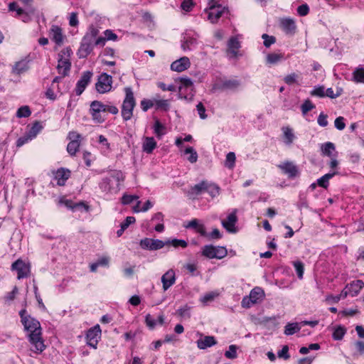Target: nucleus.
<instances>
[{"label":"nucleus","mask_w":364,"mask_h":364,"mask_svg":"<svg viewBox=\"0 0 364 364\" xmlns=\"http://www.w3.org/2000/svg\"><path fill=\"white\" fill-rule=\"evenodd\" d=\"M26 323H23L24 329L29 331V341L34 346V352L36 353H42L46 346L42 338L41 327L39 321L36 318L29 316L26 319Z\"/></svg>","instance_id":"1"},{"label":"nucleus","mask_w":364,"mask_h":364,"mask_svg":"<svg viewBox=\"0 0 364 364\" xmlns=\"http://www.w3.org/2000/svg\"><path fill=\"white\" fill-rule=\"evenodd\" d=\"M98 34L99 30L97 28L94 26L89 27L88 31L82 38L77 53L80 58H85L91 53L94 48V41Z\"/></svg>","instance_id":"2"},{"label":"nucleus","mask_w":364,"mask_h":364,"mask_svg":"<svg viewBox=\"0 0 364 364\" xmlns=\"http://www.w3.org/2000/svg\"><path fill=\"white\" fill-rule=\"evenodd\" d=\"M126 96L122 107V116L125 121L130 119L135 107L134 93L130 87L125 88Z\"/></svg>","instance_id":"3"},{"label":"nucleus","mask_w":364,"mask_h":364,"mask_svg":"<svg viewBox=\"0 0 364 364\" xmlns=\"http://www.w3.org/2000/svg\"><path fill=\"white\" fill-rule=\"evenodd\" d=\"M181 82L178 87V96L186 100L191 101L193 97V81L187 77H181L176 80Z\"/></svg>","instance_id":"4"},{"label":"nucleus","mask_w":364,"mask_h":364,"mask_svg":"<svg viewBox=\"0 0 364 364\" xmlns=\"http://www.w3.org/2000/svg\"><path fill=\"white\" fill-rule=\"evenodd\" d=\"M72 50L70 48L63 49L59 53L58 63L57 69L60 74L63 75V77H65L68 75V73L71 68L70 55Z\"/></svg>","instance_id":"5"},{"label":"nucleus","mask_w":364,"mask_h":364,"mask_svg":"<svg viewBox=\"0 0 364 364\" xmlns=\"http://www.w3.org/2000/svg\"><path fill=\"white\" fill-rule=\"evenodd\" d=\"M228 255L227 249L222 246L205 245L202 249V255L209 259H223Z\"/></svg>","instance_id":"6"},{"label":"nucleus","mask_w":364,"mask_h":364,"mask_svg":"<svg viewBox=\"0 0 364 364\" xmlns=\"http://www.w3.org/2000/svg\"><path fill=\"white\" fill-rule=\"evenodd\" d=\"M226 9L225 7H222L215 0H208V8L205 9V11H209L208 19L211 23H214L218 21Z\"/></svg>","instance_id":"7"},{"label":"nucleus","mask_w":364,"mask_h":364,"mask_svg":"<svg viewBox=\"0 0 364 364\" xmlns=\"http://www.w3.org/2000/svg\"><path fill=\"white\" fill-rule=\"evenodd\" d=\"M11 269L17 272V279L27 278L31 274V265L21 259H18L11 264Z\"/></svg>","instance_id":"8"},{"label":"nucleus","mask_w":364,"mask_h":364,"mask_svg":"<svg viewBox=\"0 0 364 364\" xmlns=\"http://www.w3.org/2000/svg\"><path fill=\"white\" fill-rule=\"evenodd\" d=\"M112 76L107 73H102L98 77V80L95 84V87L99 93L103 94L109 92L112 88Z\"/></svg>","instance_id":"9"},{"label":"nucleus","mask_w":364,"mask_h":364,"mask_svg":"<svg viewBox=\"0 0 364 364\" xmlns=\"http://www.w3.org/2000/svg\"><path fill=\"white\" fill-rule=\"evenodd\" d=\"M101 338V328L99 324L90 328L86 334L87 344L96 349L98 341Z\"/></svg>","instance_id":"10"},{"label":"nucleus","mask_w":364,"mask_h":364,"mask_svg":"<svg viewBox=\"0 0 364 364\" xmlns=\"http://www.w3.org/2000/svg\"><path fill=\"white\" fill-rule=\"evenodd\" d=\"M68 138L70 141L67 146V151L70 156H75L80 149L81 135L76 132H70Z\"/></svg>","instance_id":"11"},{"label":"nucleus","mask_w":364,"mask_h":364,"mask_svg":"<svg viewBox=\"0 0 364 364\" xmlns=\"http://www.w3.org/2000/svg\"><path fill=\"white\" fill-rule=\"evenodd\" d=\"M140 247L144 250H157L163 248L166 242L158 239L144 238L140 241Z\"/></svg>","instance_id":"12"},{"label":"nucleus","mask_w":364,"mask_h":364,"mask_svg":"<svg viewBox=\"0 0 364 364\" xmlns=\"http://www.w3.org/2000/svg\"><path fill=\"white\" fill-rule=\"evenodd\" d=\"M241 85V82L236 79L225 80L220 84L213 85V90H231L236 91Z\"/></svg>","instance_id":"13"},{"label":"nucleus","mask_w":364,"mask_h":364,"mask_svg":"<svg viewBox=\"0 0 364 364\" xmlns=\"http://www.w3.org/2000/svg\"><path fill=\"white\" fill-rule=\"evenodd\" d=\"M92 75L91 71H85L82 73L80 79L77 82L75 90L77 95H80L84 92L87 85L90 83Z\"/></svg>","instance_id":"14"},{"label":"nucleus","mask_w":364,"mask_h":364,"mask_svg":"<svg viewBox=\"0 0 364 364\" xmlns=\"http://www.w3.org/2000/svg\"><path fill=\"white\" fill-rule=\"evenodd\" d=\"M49 37L57 46H60L63 45L64 36L60 26L53 25L49 31Z\"/></svg>","instance_id":"15"},{"label":"nucleus","mask_w":364,"mask_h":364,"mask_svg":"<svg viewBox=\"0 0 364 364\" xmlns=\"http://www.w3.org/2000/svg\"><path fill=\"white\" fill-rule=\"evenodd\" d=\"M278 167L287 174L289 178H295L299 175V169L296 165L291 161H285L282 164L278 165Z\"/></svg>","instance_id":"16"},{"label":"nucleus","mask_w":364,"mask_h":364,"mask_svg":"<svg viewBox=\"0 0 364 364\" xmlns=\"http://www.w3.org/2000/svg\"><path fill=\"white\" fill-rule=\"evenodd\" d=\"M190 65L191 63L189 58L187 57H182L171 63V69L176 72H183L187 70Z\"/></svg>","instance_id":"17"},{"label":"nucleus","mask_w":364,"mask_h":364,"mask_svg":"<svg viewBox=\"0 0 364 364\" xmlns=\"http://www.w3.org/2000/svg\"><path fill=\"white\" fill-rule=\"evenodd\" d=\"M176 282V275L173 269H168L161 277L164 291L168 290Z\"/></svg>","instance_id":"18"},{"label":"nucleus","mask_w":364,"mask_h":364,"mask_svg":"<svg viewBox=\"0 0 364 364\" xmlns=\"http://www.w3.org/2000/svg\"><path fill=\"white\" fill-rule=\"evenodd\" d=\"M280 27L287 34H294L296 26L294 19L290 18H284L280 20Z\"/></svg>","instance_id":"19"},{"label":"nucleus","mask_w":364,"mask_h":364,"mask_svg":"<svg viewBox=\"0 0 364 364\" xmlns=\"http://www.w3.org/2000/svg\"><path fill=\"white\" fill-rule=\"evenodd\" d=\"M237 210H235L232 213L228 215L227 220L222 221V225L230 232H235V225L237 221V217L236 215Z\"/></svg>","instance_id":"20"},{"label":"nucleus","mask_w":364,"mask_h":364,"mask_svg":"<svg viewBox=\"0 0 364 364\" xmlns=\"http://www.w3.org/2000/svg\"><path fill=\"white\" fill-rule=\"evenodd\" d=\"M199 349L205 350L217 344V341L213 336H205L196 341Z\"/></svg>","instance_id":"21"},{"label":"nucleus","mask_w":364,"mask_h":364,"mask_svg":"<svg viewBox=\"0 0 364 364\" xmlns=\"http://www.w3.org/2000/svg\"><path fill=\"white\" fill-rule=\"evenodd\" d=\"M70 176V171L68 169L64 168L58 169L55 173V179L57 180V184L60 186H64Z\"/></svg>","instance_id":"22"},{"label":"nucleus","mask_w":364,"mask_h":364,"mask_svg":"<svg viewBox=\"0 0 364 364\" xmlns=\"http://www.w3.org/2000/svg\"><path fill=\"white\" fill-rule=\"evenodd\" d=\"M120 175H122L120 172H116L112 174L109 177H106L103 178L102 182L101 183V188L105 191H111V183L113 179H114L117 182H119Z\"/></svg>","instance_id":"23"},{"label":"nucleus","mask_w":364,"mask_h":364,"mask_svg":"<svg viewBox=\"0 0 364 364\" xmlns=\"http://www.w3.org/2000/svg\"><path fill=\"white\" fill-rule=\"evenodd\" d=\"M364 282L362 280L358 279L353 281L349 287L346 286V289H349V292L352 296H355L358 294L360 291L363 288Z\"/></svg>","instance_id":"24"},{"label":"nucleus","mask_w":364,"mask_h":364,"mask_svg":"<svg viewBox=\"0 0 364 364\" xmlns=\"http://www.w3.org/2000/svg\"><path fill=\"white\" fill-rule=\"evenodd\" d=\"M228 51L232 56L235 58L237 56V50L240 48V43L236 37H231L228 43Z\"/></svg>","instance_id":"25"},{"label":"nucleus","mask_w":364,"mask_h":364,"mask_svg":"<svg viewBox=\"0 0 364 364\" xmlns=\"http://www.w3.org/2000/svg\"><path fill=\"white\" fill-rule=\"evenodd\" d=\"M264 296V291L260 287H255L250 293V299L252 300V304H257L262 300Z\"/></svg>","instance_id":"26"},{"label":"nucleus","mask_w":364,"mask_h":364,"mask_svg":"<svg viewBox=\"0 0 364 364\" xmlns=\"http://www.w3.org/2000/svg\"><path fill=\"white\" fill-rule=\"evenodd\" d=\"M156 147V142L154 137H145L142 145L143 151L146 154H151Z\"/></svg>","instance_id":"27"},{"label":"nucleus","mask_w":364,"mask_h":364,"mask_svg":"<svg viewBox=\"0 0 364 364\" xmlns=\"http://www.w3.org/2000/svg\"><path fill=\"white\" fill-rule=\"evenodd\" d=\"M206 181H203L200 183L192 186L188 191L189 196H198L205 191Z\"/></svg>","instance_id":"28"},{"label":"nucleus","mask_w":364,"mask_h":364,"mask_svg":"<svg viewBox=\"0 0 364 364\" xmlns=\"http://www.w3.org/2000/svg\"><path fill=\"white\" fill-rule=\"evenodd\" d=\"M352 80L356 83L364 84V68H356L352 73Z\"/></svg>","instance_id":"29"},{"label":"nucleus","mask_w":364,"mask_h":364,"mask_svg":"<svg viewBox=\"0 0 364 364\" xmlns=\"http://www.w3.org/2000/svg\"><path fill=\"white\" fill-rule=\"evenodd\" d=\"M197 44L196 38L190 36L184 37L181 43V48L183 50H191Z\"/></svg>","instance_id":"30"},{"label":"nucleus","mask_w":364,"mask_h":364,"mask_svg":"<svg viewBox=\"0 0 364 364\" xmlns=\"http://www.w3.org/2000/svg\"><path fill=\"white\" fill-rule=\"evenodd\" d=\"M301 323H289L285 326L284 333L287 336L293 335L299 332L301 329Z\"/></svg>","instance_id":"31"},{"label":"nucleus","mask_w":364,"mask_h":364,"mask_svg":"<svg viewBox=\"0 0 364 364\" xmlns=\"http://www.w3.org/2000/svg\"><path fill=\"white\" fill-rule=\"evenodd\" d=\"M337 173H328L323 175L322 177L317 180V184L324 188H327L329 185V180L332 178Z\"/></svg>","instance_id":"32"},{"label":"nucleus","mask_w":364,"mask_h":364,"mask_svg":"<svg viewBox=\"0 0 364 364\" xmlns=\"http://www.w3.org/2000/svg\"><path fill=\"white\" fill-rule=\"evenodd\" d=\"M28 69V63L21 60L17 62L13 67L12 72L15 74L20 75Z\"/></svg>","instance_id":"33"},{"label":"nucleus","mask_w":364,"mask_h":364,"mask_svg":"<svg viewBox=\"0 0 364 364\" xmlns=\"http://www.w3.org/2000/svg\"><path fill=\"white\" fill-rule=\"evenodd\" d=\"M106 106L98 100L92 101L90 104V112H105Z\"/></svg>","instance_id":"34"},{"label":"nucleus","mask_w":364,"mask_h":364,"mask_svg":"<svg viewBox=\"0 0 364 364\" xmlns=\"http://www.w3.org/2000/svg\"><path fill=\"white\" fill-rule=\"evenodd\" d=\"M67 208L75 210L80 207H84L85 209L87 211L89 210V206L85 204L84 202H80V203H73L70 200H65L64 201H61Z\"/></svg>","instance_id":"35"},{"label":"nucleus","mask_w":364,"mask_h":364,"mask_svg":"<svg viewBox=\"0 0 364 364\" xmlns=\"http://www.w3.org/2000/svg\"><path fill=\"white\" fill-rule=\"evenodd\" d=\"M335 145L332 142H326L321 145V152L324 156L331 157L332 152L335 151Z\"/></svg>","instance_id":"36"},{"label":"nucleus","mask_w":364,"mask_h":364,"mask_svg":"<svg viewBox=\"0 0 364 364\" xmlns=\"http://www.w3.org/2000/svg\"><path fill=\"white\" fill-rule=\"evenodd\" d=\"M284 58V55L282 53H269L266 57V61L268 64H276Z\"/></svg>","instance_id":"37"},{"label":"nucleus","mask_w":364,"mask_h":364,"mask_svg":"<svg viewBox=\"0 0 364 364\" xmlns=\"http://www.w3.org/2000/svg\"><path fill=\"white\" fill-rule=\"evenodd\" d=\"M205 191L208 192L211 197L214 198L219 195L220 188L215 183L206 181Z\"/></svg>","instance_id":"38"},{"label":"nucleus","mask_w":364,"mask_h":364,"mask_svg":"<svg viewBox=\"0 0 364 364\" xmlns=\"http://www.w3.org/2000/svg\"><path fill=\"white\" fill-rule=\"evenodd\" d=\"M346 333V328L341 326H338L334 329V331L333 332L332 334V337L335 341H341L343 339Z\"/></svg>","instance_id":"39"},{"label":"nucleus","mask_w":364,"mask_h":364,"mask_svg":"<svg viewBox=\"0 0 364 364\" xmlns=\"http://www.w3.org/2000/svg\"><path fill=\"white\" fill-rule=\"evenodd\" d=\"M185 154H188L187 160L191 164L196 163L198 160V154L191 146L187 147L184 151Z\"/></svg>","instance_id":"40"},{"label":"nucleus","mask_w":364,"mask_h":364,"mask_svg":"<svg viewBox=\"0 0 364 364\" xmlns=\"http://www.w3.org/2000/svg\"><path fill=\"white\" fill-rule=\"evenodd\" d=\"M43 126L38 121L35 122L29 131L27 132L33 139L41 131Z\"/></svg>","instance_id":"41"},{"label":"nucleus","mask_w":364,"mask_h":364,"mask_svg":"<svg viewBox=\"0 0 364 364\" xmlns=\"http://www.w3.org/2000/svg\"><path fill=\"white\" fill-rule=\"evenodd\" d=\"M31 114V111L27 105L19 107L16 112V117L18 118L28 117Z\"/></svg>","instance_id":"42"},{"label":"nucleus","mask_w":364,"mask_h":364,"mask_svg":"<svg viewBox=\"0 0 364 364\" xmlns=\"http://www.w3.org/2000/svg\"><path fill=\"white\" fill-rule=\"evenodd\" d=\"M154 129V133L159 138L165 134L166 127L158 119L155 121Z\"/></svg>","instance_id":"43"},{"label":"nucleus","mask_w":364,"mask_h":364,"mask_svg":"<svg viewBox=\"0 0 364 364\" xmlns=\"http://www.w3.org/2000/svg\"><path fill=\"white\" fill-rule=\"evenodd\" d=\"M282 130L284 132V136L285 138V143L287 144H291L294 139V134L292 132L291 129L289 127H284Z\"/></svg>","instance_id":"44"},{"label":"nucleus","mask_w":364,"mask_h":364,"mask_svg":"<svg viewBox=\"0 0 364 364\" xmlns=\"http://www.w3.org/2000/svg\"><path fill=\"white\" fill-rule=\"evenodd\" d=\"M315 108V105L309 99L306 100L301 106L303 115L306 114L309 111Z\"/></svg>","instance_id":"45"},{"label":"nucleus","mask_w":364,"mask_h":364,"mask_svg":"<svg viewBox=\"0 0 364 364\" xmlns=\"http://www.w3.org/2000/svg\"><path fill=\"white\" fill-rule=\"evenodd\" d=\"M235 154L234 152H229L226 156L225 166L228 168H232L235 166Z\"/></svg>","instance_id":"46"},{"label":"nucleus","mask_w":364,"mask_h":364,"mask_svg":"<svg viewBox=\"0 0 364 364\" xmlns=\"http://www.w3.org/2000/svg\"><path fill=\"white\" fill-rule=\"evenodd\" d=\"M18 293V289L16 286H15L11 291L7 293L4 296V299L5 302L9 304L10 302L13 301L15 299L16 296L17 295Z\"/></svg>","instance_id":"47"},{"label":"nucleus","mask_w":364,"mask_h":364,"mask_svg":"<svg viewBox=\"0 0 364 364\" xmlns=\"http://www.w3.org/2000/svg\"><path fill=\"white\" fill-rule=\"evenodd\" d=\"M262 38L264 40L263 44L266 48H269L276 42V38L274 36H269L267 33L262 34Z\"/></svg>","instance_id":"48"},{"label":"nucleus","mask_w":364,"mask_h":364,"mask_svg":"<svg viewBox=\"0 0 364 364\" xmlns=\"http://www.w3.org/2000/svg\"><path fill=\"white\" fill-rule=\"evenodd\" d=\"M237 347L235 345H230L229 350L225 351V356L229 359H234L237 358Z\"/></svg>","instance_id":"49"},{"label":"nucleus","mask_w":364,"mask_h":364,"mask_svg":"<svg viewBox=\"0 0 364 364\" xmlns=\"http://www.w3.org/2000/svg\"><path fill=\"white\" fill-rule=\"evenodd\" d=\"M171 244L174 247H181L185 248L188 246V243L184 240L173 239L171 241H167L166 244Z\"/></svg>","instance_id":"50"},{"label":"nucleus","mask_w":364,"mask_h":364,"mask_svg":"<svg viewBox=\"0 0 364 364\" xmlns=\"http://www.w3.org/2000/svg\"><path fill=\"white\" fill-rule=\"evenodd\" d=\"M298 75L295 73L287 75L284 78V81L286 84L291 85L297 82Z\"/></svg>","instance_id":"51"},{"label":"nucleus","mask_w":364,"mask_h":364,"mask_svg":"<svg viewBox=\"0 0 364 364\" xmlns=\"http://www.w3.org/2000/svg\"><path fill=\"white\" fill-rule=\"evenodd\" d=\"M190 306L186 304L183 307L178 309L176 311V314L181 317L190 318L191 315L189 313Z\"/></svg>","instance_id":"52"},{"label":"nucleus","mask_w":364,"mask_h":364,"mask_svg":"<svg viewBox=\"0 0 364 364\" xmlns=\"http://www.w3.org/2000/svg\"><path fill=\"white\" fill-rule=\"evenodd\" d=\"M294 267L296 269L297 276L299 278L301 279L304 274V264L300 261L294 262Z\"/></svg>","instance_id":"53"},{"label":"nucleus","mask_w":364,"mask_h":364,"mask_svg":"<svg viewBox=\"0 0 364 364\" xmlns=\"http://www.w3.org/2000/svg\"><path fill=\"white\" fill-rule=\"evenodd\" d=\"M32 139H33V138L28 133H26L24 136L19 137L17 139L16 146L21 147Z\"/></svg>","instance_id":"54"},{"label":"nucleus","mask_w":364,"mask_h":364,"mask_svg":"<svg viewBox=\"0 0 364 364\" xmlns=\"http://www.w3.org/2000/svg\"><path fill=\"white\" fill-rule=\"evenodd\" d=\"M222 237V234L220 233V230L218 228H215L213 230V231L210 233H208L207 239L208 240H218Z\"/></svg>","instance_id":"55"},{"label":"nucleus","mask_w":364,"mask_h":364,"mask_svg":"<svg viewBox=\"0 0 364 364\" xmlns=\"http://www.w3.org/2000/svg\"><path fill=\"white\" fill-rule=\"evenodd\" d=\"M311 95L317 96V97H325L324 87L318 86V87H314V89L311 91Z\"/></svg>","instance_id":"56"},{"label":"nucleus","mask_w":364,"mask_h":364,"mask_svg":"<svg viewBox=\"0 0 364 364\" xmlns=\"http://www.w3.org/2000/svg\"><path fill=\"white\" fill-rule=\"evenodd\" d=\"M278 357L280 358H283L284 360H288L290 358V355L289 353V347L285 345L282 347V350H279L277 353Z\"/></svg>","instance_id":"57"},{"label":"nucleus","mask_w":364,"mask_h":364,"mask_svg":"<svg viewBox=\"0 0 364 364\" xmlns=\"http://www.w3.org/2000/svg\"><path fill=\"white\" fill-rule=\"evenodd\" d=\"M9 9L11 11H16V14L18 16H21L23 14H24V11L20 8L17 3L16 2H11L9 4Z\"/></svg>","instance_id":"58"},{"label":"nucleus","mask_w":364,"mask_h":364,"mask_svg":"<svg viewBox=\"0 0 364 364\" xmlns=\"http://www.w3.org/2000/svg\"><path fill=\"white\" fill-rule=\"evenodd\" d=\"M145 322L149 329L152 330L156 327V322L154 318L149 314L145 317Z\"/></svg>","instance_id":"59"},{"label":"nucleus","mask_w":364,"mask_h":364,"mask_svg":"<svg viewBox=\"0 0 364 364\" xmlns=\"http://www.w3.org/2000/svg\"><path fill=\"white\" fill-rule=\"evenodd\" d=\"M110 258L108 256H102L99 258L95 262L98 267H108L109 264Z\"/></svg>","instance_id":"60"},{"label":"nucleus","mask_w":364,"mask_h":364,"mask_svg":"<svg viewBox=\"0 0 364 364\" xmlns=\"http://www.w3.org/2000/svg\"><path fill=\"white\" fill-rule=\"evenodd\" d=\"M335 127L338 130L344 129L346 127V124L344 122V118L343 117H338L335 119L334 122Z\"/></svg>","instance_id":"61"},{"label":"nucleus","mask_w":364,"mask_h":364,"mask_svg":"<svg viewBox=\"0 0 364 364\" xmlns=\"http://www.w3.org/2000/svg\"><path fill=\"white\" fill-rule=\"evenodd\" d=\"M154 105V102L150 100H143L141 102V109L146 112Z\"/></svg>","instance_id":"62"},{"label":"nucleus","mask_w":364,"mask_h":364,"mask_svg":"<svg viewBox=\"0 0 364 364\" xmlns=\"http://www.w3.org/2000/svg\"><path fill=\"white\" fill-rule=\"evenodd\" d=\"M309 12V8L307 4H302L297 8V13L301 16H306Z\"/></svg>","instance_id":"63"},{"label":"nucleus","mask_w":364,"mask_h":364,"mask_svg":"<svg viewBox=\"0 0 364 364\" xmlns=\"http://www.w3.org/2000/svg\"><path fill=\"white\" fill-rule=\"evenodd\" d=\"M193 6V2L192 0H183L181 3V7L186 11H190L192 9Z\"/></svg>","instance_id":"64"}]
</instances>
